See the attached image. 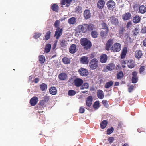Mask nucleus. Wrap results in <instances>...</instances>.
<instances>
[{"instance_id":"obj_1","label":"nucleus","mask_w":146,"mask_h":146,"mask_svg":"<svg viewBox=\"0 0 146 146\" xmlns=\"http://www.w3.org/2000/svg\"><path fill=\"white\" fill-rule=\"evenodd\" d=\"M81 44L84 46L86 50L89 49L92 46L91 42L86 38H82L80 40Z\"/></svg>"},{"instance_id":"obj_2","label":"nucleus","mask_w":146,"mask_h":146,"mask_svg":"<svg viewBox=\"0 0 146 146\" xmlns=\"http://www.w3.org/2000/svg\"><path fill=\"white\" fill-rule=\"evenodd\" d=\"M92 25L91 24H84L83 25H79L78 27L81 30L82 32L85 33L88 30L91 31L93 29Z\"/></svg>"},{"instance_id":"obj_3","label":"nucleus","mask_w":146,"mask_h":146,"mask_svg":"<svg viewBox=\"0 0 146 146\" xmlns=\"http://www.w3.org/2000/svg\"><path fill=\"white\" fill-rule=\"evenodd\" d=\"M98 62L96 58L92 59L89 63V66L92 70L96 69L98 66Z\"/></svg>"},{"instance_id":"obj_4","label":"nucleus","mask_w":146,"mask_h":146,"mask_svg":"<svg viewBox=\"0 0 146 146\" xmlns=\"http://www.w3.org/2000/svg\"><path fill=\"white\" fill-rule=\"evenodd\" d=\"M121 49V45L119 43H115L111 48V50L113 52H117Z\"/></svg>"},{"instance_id":"obj_5","label":"nucleus","mask_w":146,"mask_h":146,"mask_svg":"<svg viewBox=\"0 0 146 146\" xmlns=\"http://www.w3.org/2000/svg\"><path fill=\"white\" fill-rule=\"evenodd\" d=\"M115 65L113 63H110L108 64L104 67L103 71L107 72L108 71H111L115 69Z\"/></svg>"},{"instance_id":"obj_6","label":"nucleus","mask_w":146,"mask_h":146,"mask_svg":"<svg viewBox=\"0 0 146 146\" xmlns=\"http://www.w3.org/2000/svg\"><path fill=\"white\" fill-rule=\"evenodd\" d=\"M114 38H111L109 39L107 41L105 45V48L106 50L109 51L111 50V46L114 43Z\"/></svg>"},{"instance_id":"obj_7","label":"nucleus","mask_w":146,"mask_h":146,"mask_svg":"<svg viewBox=\"0 0 146 146\" xmlns=\"http://www.w3.org/2000/svg\"><path fill=\"white\" fill-rule=\"evenodd\" d=\"M106 5L109 10H113L115 8V3L113 0H111L108 1L106 3Z\"/></svg>"},{"instance_id":"obj_8","label":"nucleus","mask_w":146,"mask_h":146,"mask_svg":"<svg viewBox=\"0 0 146 146\" xmlns=\"http://www.w3.org/2000/svg\"><path fill=\"white\" fill-rule=\"evenodd\" d=\"M75 86L77 87L81 86L82 84L83 80L80 78H76L74 81Z\"/></svg>"},{"instance_id":"obj_9","label":"nucleus","mask_w":146,"mask_h":146,"mask_svg":"<svg viewBox=\"0 0 146 146\" xmlns=\"http://www.w3.org/2000/svg\"><path fill=\"white\" fill-rule=\"evenodd\" d=\"M110 20L112 24L117 26L119 24V21L118 19L115 17V16H112L110 18L109 20Z\"/></svg>"},{"instance_id":"obj_10","label":"nucleus","mask_w":146,"mask_h":146,"mask_svg":"<svg viewBox=\"0 0 146 146\" xmlns=\"http://www.w3.org/2000/svg\"><path fill=\"white\" fill-rule=\"evenodd\" d=\"M78 72L80 75L82 76H86L88 74V70L84 68H80Z\"/></svg>"},{"instance_id":"obj_11","label":"nucleus","mask_w":146,"mask_h":146,"mask_svg":"<svg viewBox=\"0 0 146 146\" xmlns=\"http://www.w3.org/2000/svg\"><path fill=\"white\" fill-rule=\"evenodd\" d=\"M43 99L41 100L39 102V104L41 106H43L44 105L45 103L47 102L49 99V96L46 95L44 96L43 98Z\"/></svg>"},{"instance_id":"obj_12","label":"nucleus","mask_w":146,"mask_h":146,"mask_svg":"<svg viewBox=\"0 0 146 146\" xmlns=\"http://www.w3.org/2000/svg\"><path fill=\"white\" fill-rule=\"evenodd\" d=\"M100 62L102 63H104L106 62L108 57L106 54H102L100 55Z\"/></svg>"},{"instance_id":"obj_13","label":"nucleus","mask_w":146,"mask_h":146,"mask_svg":"<svg viewBox=\"0 0 146 146\" xmlns=\"http://www.w3.org/2000/svg\"><path fill=\"white\" fill-rule=\"evenodd\" d=\"M80 63L84 64H88L89 62L88 57L85 56H82L80 58Z\"/></svg>"},{"instance_id":"obj_14","label":"nucleus","mask_w":146,"mask_h":146,"mask_svg":"<svg viewBox=\"0 0 146 146\" xmlns=\"http://www.w3.org/2000/svg\"><path fill=\"white\" fill-rule=\"evenodd\" d=\"M93 98L92 96H89L87 98L86 100V106L90 107L92 104Z\"/></svg>"},{"instance_id":"obj_15","label":"nucleus","mask_w":146,"mask_h":146,"mask_svg":"<svg viewBox=\"0 0 146 146\" xmlns=\"http://www.w3.org/2000/svg\"><path fill=\"white\" fill-rule=\"evenodd\" d=\"M63 29H57L55 32L54 36H56V39H58L62 34Z\"/></svg>"},{"instance_id":"obj_16","label":"nucleus","mask_w":146,"mask_h":146,"mask_svg":"<svg viewBox=\"0 0 146 146\" xmlns=\"http://www.w3.org/2000/svg\"><path fill=\"white\" fill-rule=\"evenodd\" d=\"M105 3L104 0H99L97 3V6L98 8L102 9L104 6Z\"/></svg>"},{"instance_id":"obj_17","label":"nucleus","mask_w":146,"mask_h":146,"mask_svg":"<svg viewBox=\"0 0 146 146\" xmlns=\"http://www.w3.org/2000/svg\"><path fill=\"white\" fill-rule=\"evenodd\" d=\"M131 14L129 12H127L122 15V19L123 20H127L131 19Z\"/></svg>"},{"instance_id":"obj_18","label":"nucleus","mask_w":146,"mask_h":146,"mask_svg":"<svg viewBox=\"0 0 146 146\" xmlns=\"http://www.w3.org/2000/svg\"><path fill=\"white\" fill-rule=\"evenodd\" d=\"M67 77V74L64 72L60 73L58 76L59 79L61 80H66Z\"/></svg>"},{"instance_id":"obj_19","label":"nucleus","mask_w":146,"mask_h":146,"mask_svg":"<svg viewBox=\"0 0 146 146\" xmlns=\"http://www.w3.org/2000/svg\"><path fill=\"white\" fill-rule=\"evenodd\" d=\"M38 101V98L37 97H32L30 100V103L32 106L35 105Z\"/></svg>"},{"instance_id":"obj_20","label":"nucleus","mask_w":146,"mask_h":146,"mask_svg":"<svg viewBox=\"0 0 146 146\" xmlns=\"http://www.w3.org/2000/svg\"><path fill=\"white\" fill-rule=\"evenodd\" d=\"M69 52L71 54H74L76 52V45L75 44H72L69 48Z\"/></svg>"},{"instance_id":"obj_21","label":"nucleus","mask_w":146,"mask_h":146,"mask_svg":"<svg viewBox=\"0 0 146 146\" xmlns=\"http://www.w3.org/2000/svg\"><path fill=\"white\" fill-rule=\"evenodd\" d=\"M91 13L90 11L88 9L85 10L84 13V16L86 19L90 18L91 17Z\"/></svg>"},{"instance_id":"obj_22","label":"nucleus","mask_w":146,"mask_h":146,"mask_svg":"<svg viewBox=\"0 0 146 146\" xmlns=\"http://www.w3.org/2000/svg\"><path fill=\"white\" fill-rule=\"evenodd\" d=\"M142 55V52L141 50H136L135 51V56L136 58L139 59L141 58Z\"/></svg>"},{"instance_id":"obj_23","label":"nucleus","mask_w":146,"mask_h":146,"mask_svg":"<svg viewBox=\"0 0 146 146\" xmlns=\"http://www.w3.org/2000/svg\"><path fill=\"white\" fill-rule=\"evenodd\" d=\"M97 96L99 98L101 99H103L104 97V94L103 91L100 89L97 90Z\"/></svg>"},{"instance_id":"obj_24","label":"nucleus","mask_w":146,"mask_h":146,"mask_svg":"<svg viewBox=\"0 0 146 146\" xmlns=\"http://www.w3.org/2000/svg\"><path fill=\"white\" fill-rule=\"evenodd\" d=\"M128 67L130 69L133 68L135 66V62L132 60H129L127 63Z\"/></svg>"},{"instance_id":"obj_25","label":"nucleus","mask_w":146,"mask_h":146,"mask_svg":"<svg viewBox=\"0 0 146 146\" xmlns=\"http://www.w3.org/2000/svg\"><path fill=\"white\" fill-rule=\"evenodd\" d=\"M50 93L52 95H55L57 92L56 88L54 86L50 87L49 89Z\"/></svg>"},{"instance_id":"obj_26","label":"nucleus","mask_w":146,"mask_h":146,"mask_svg":"<svg viewBox=\"0 0 146 146\" xmlns=\"http://www.w3.org/2000/svg\"><path fill=\"white\" fill-rule=\"evenodd\" d=\"M127 48L126 47H124L123 49L121 54V58L122 59L124 58L126 55L127 52Z\"/></svg>"},{"instance_id":"obj_27","label":"nucleus","mask_w":146,"mask_h":146,"mask_svg":"<svg viewBox=\"0 0 146 146\" xmlns=\"http://www.w3.org/2000/svg\"><path fill=\"white\" fill-rule=\"evenodd\" d=\"M139 11L141 14H144L146 12V7L142 5L140 6L139 8Z\"/></svg>"},{"instance_id":"obj_28","label":"nucleus","mask_w":146,"mask_h":146,"mask_svg":"<svg viewBox=\"0 0 146 146\" xmlns=\"http://www.w3.org/2000/svg\"><path fill=\"white\" fill-rule=\"evenodd\" d=\"M108 121L106 120H104L101 123L100 126L102 129H104L108 124Z\"/></svg>"},{"instance_id":"obj_29","label":"nucleus","mask_w":146,"mask_h":146,"mask_svg":"<svg viewBox=\"0 0 146 146\" xmlns=\"http://www.w3.org/2000/svg\"><path fill=\"white\" fill-rule=\"evenodd\" d=\"M62 61L63 63L65 64H69L70 63V59L67 57H64L62 59Z\"/></svg>"},{"instance_id":"obj_30","label":"nucleus","mask_w":146,"mask_h":146,"mask_svg":"<svg viewBox=\"0 0 146 146\" xmlns=\"http://www.w3.org/2000/svg\"><path fill=\"white\" fill-rule=\"evenodd\" d=\"M141 18L138 15H136L133 17V21L135 24L138 23L140 21Z\"/></svg>"},{"instance_id":"obj_31","label":"nucleus","mask_w":146,"mask_h":146,"mask_svg":"<svg viewBox=\"0 0 146 146\" xmlns=\"http://www.w3.org/2000/svg\"><path fill=\"white\" fill-rule=\"evenodd\" d=\"M93 107L95 110H96L100 107V102L99 101H96L94 103Z\"/></svg>"},{"instance_id":"obj_32","label":"nucleus","mask_w":146,"mask_h":146,"mask_svg":"<svg viewBox=\"0 0 146 146\" xmlns=\"http://www.w3.org/2000/svg\"><path fill=\"white\" fill-rule=\"evenodd\" d=\"M124 29L123 27H120L119 30L118 36L120 38H122L124 34Z\"/></svg>"},{"instance_id":"obj_33","label":"nucleus","mask_w":146,"mask_h":146,"mask_svg":"<svg viewBox=\"0 0 146 146\" xmlns=\"http://www.w3.org/2000/svg\"><path fill=\"white\" fill-rule=\"evenodd\" d=\"M51 9L54 11L57 12L59 9V7L56 4H53L51 6Z\"/></svg>"},{"instance_id":"obj_34","label":"nucleus","mask_w":146,"mask_h":146,"mask_svg":"<svg viewBox=\"0 0 146 146\" xmlns=\"http://www.w3.org/2000/svg\"><path fill=\"white\" fill-rule=\"evenodd\" d=\"M51 48V44H47L45 48V53H48L50 51Z\"/></svg>"},{"instance_id":"obj_35","label":"nucleus","mask_w":146,"mask_h":146,"mask_svg":"<svg viewBox=\"0 0 146 146\" xmlns=\"http://www.w3.org/2000/svg\"><path fill=\"white\" fill-rule=\"evenodd\" d=\"M76 18L72 17L69 19L68 21L70 24H74L76 22Z\"/></svg>"},{"instance_id":"obj_36","label":"nucleus","mask_w":146,"mask_h":146,"mask_svg":"<svg viewBox=\"0 0 146 146\" xmlns=\"http://www.w3.org/2000/svg\"><path fill=\"white\" fill-rule=\"evenodd\" d=\"M51 32L50 31H48L46 33L45 35L44 40H48L50 38L51 36Z\"/></svg>"},{"instance_id":"obj_37","label":"nucleus","mask_w":146,"mask_h":146,"mask_svg":"<svg viewBox=\"0 0 146 146\" xmlns=\"http://www.w3.org/2000/svg\"><path fill=\"white\" fill-rule=\"evenodd\" d=\"M40 88L42 91L46 90L47 88V85L45 83H43L40 85Z\"/></svg>"},{"instance_id":"obj_38","label":"nucleus","mask_w":146,"mask_h":146,"mask_svg":"<svg viewBox=\"0 0 146 146\" xmlns=\"http://www.w3.org/2000/svg\"><path fill=\"white\" fill-rule=\"evenodd\" d=\"M145 67L144 66H141L140 67L139 69V72L140 74H146V72H145Z\"/></svg>"},{"instance_id":"obj_39","label":"nucleus","mask_w":146,"mask_h":146,"mask_svg":"<svg viewBox=\"0 0 146 146\" xmlns=\"http://www.w3.org/2000/svg\"><path fill=\"white\" fill-rule=\"evenodd\" d=\"M89 87V85L88 83H84L82 85L80 88L81 90H83L84 89H88Z\"/></svg>"},{"instance_id":"obj_40","label":"nucleus","mask_w":146,"mask_h":146,"mask_svg":"<svg viewBox=\"0 0 146 146\" xmlns=\"http://www.w3.org/2000/svg\"><path fill=\"white\" fill-rule=\"evenodd\" d=\"M113 82L112 81L106 82L104 86V87L106 88H108L112 86L113 85Z\"/></svg>"},{"instance_id":"obj_41","label":"nucleus","mask_w":146,"mask_h":146,"mask_svg":"<svg viewBox=\"0 0 146 146\" xmlns=\"http://www.w3.org/2000/svg\"><path fill=\"white\" fill-rule=\"evenodd\" d=\"M123 74L122 71H121L118 73L117 74V78L118 79H121L123 77Z\"/></svg>"},{"instance_id":"obj_42","label":"nucleus","mask_w":146,"mask_h":146,"mask_svg":"<svg viewBox=\"0 0 146 146\" xmlns=\"http://www.w3.org/2000/svg\"><path fill=\"white\" fill-rule=\"evenodd\" d=\"M140 31L139 29L137 28H135L133 30L132 32L133 35L134 36H137L139 33Z\"/></svg>"},{"instance_id":"obj_43","label":"nucleus","mask_w":146,"mask_h":146,"mask_svg":"<svg viewBox=\"0 0 146 146\" xmlns=\"http://www.w3.org/2000/svg\"><path fill=\"white\" fill-rule=\"evenodd\" d=\"M39 61L41 63H43L45 61V58L43 55H40L39 57Z\"/></svg>"},{"instance_id":"obj_44","label":"nucleus","mask_w":146,"mask_h":146,"mask_svg":"<svg viewBox=\"0 0 146 146\" xmlns=\"http://www.w3.org/2000/svg\"><path fill=\"white\" fill-rule=\"evenodd\" d=\"M97 32L95 31H93L91 33L92 36L94 38H96L97 37Z\"/></svg>"},{"instance_id":"obj_45","label":"nucleus","mask_w":146,"mask_h":146,"mask_svg":"<svg viewBox=\"0 0 146 146\" xmlns=\"http://www.w3.org/2000/svg\"><path fill=\"white\" fill-rule=\"evenodd\" d=\"M60 23V21L59 20H56L54 23V26L57 29H60L59 26Z\"/></svg>"},{"instance_id":"obj_46","label":"nucleus","mask_w":146,"mask_h":146,"mask_svg":"<svg viewBox=\"0 0 146 146\" xmlns=\"http://www.w3.org/2000/svg\"><path fill=\"white\" fill-rule=\"evenodd\" d=\"M114 130V128L112 127L108 129L106 132L107 134L109 135L111 134L113 132Z\"/></svg>"},{"instance_id":"obj_47","label":"nucleus","mask_w":146,"mask_h":146,"mask_svg":"<svg viewBox=\"0 0 146 146\" xmlns=\"http://www.w3.org/2000/svg\"><path fill=\"white\" fill-rule=\"evenodd\" d=\"M60 3L62 5H65L66 3L69 4L71 3V2H69L68 0H61Z\"/></svg>"},{"instance_id":"obj_48","label":"nucleus","mask_w":146,"mask_h":146,"mask_svg":"<svg viewBox=\"0 0 146 146\" xmlns=\"http://www.w3.org/2000/svg\"><path fill=\"white\" fill-rule=\"evenodd\" d=\"M109 31H102L100 33V35L102 37H104L105 36H106L108 32Z\"/></svg>"},{"instance_id":"obj_49","label":"nucleus","mask_w":146,"mask_h":146,"mask_svg":"<svg viewBox=\"0 0 146 146\" xmlns=\"http://www.w3.org/2000/svg\"><path fill=\"white\" fill-rule=\"evenodd\" d=\"M76 92L73 90H69L68 92V94L69 96H74L76 94Z\"/></svg>"},{"instance_id":"obj_50","label":"nucleus","mask_w":146,"mask_h":146,"mask_svg":"<svg viewBox=\"0 0 146 146\" xmlns=\"http://www.w3.org/2000/svg\"><path fill=\"white\" fill-rule=\"evenodd\" d=\"M41 34L40 33H35L33 36L34 38L37 39L41 36Z\"/></svg>"},{"instance_id":"obj_51","label":"nucleus","mask_w":146,"mask_h":146,"mask_svg":"<svg viewBox=\"0 0 146 146\" xmlns=\"http://www.w3.org/2000/svg\"><path fill=\"white\" fill-rule=\"evenodd\" d=\"M102 103L106 107H107L109 106L108 102L106 100H103L102 101Z\"/></svg>"},{"instance_id":"obj_52","label":"nucleus","mask_w":146,"mask_h":146,"mask_svg":"<svg viewBox=\"0 0 146 146\" xmlns=\"http://www.w3.org/2000/svg\"><path fill=\"white\" fill-rule=\"evenodd\" d=\"M45 120V118L44 115H42L41 117H39V121L42 123H44V122Z\"/></svg>"},{"instance_id":"obj_53","label":"nucleus","mask_w":146,"mask_h":146,"mask_svg":"<svg viewBox=\"0 0 146 146\" xmlns=\"http://www.w3.org/2000/svg\"><path fill=\"white\" fill-rule=\"evenodd\" d=\"M102 29H106V31H109V29L108 27L107 24L105 23H103L102 24Z\"/></svg>"},{"instance_id":"obj_54","label":"nucleus","mask_w":146,"mask_h":146,"mask_svg":"<svg viewBox=\"0 0 146 146\" xmlns=\"http://www.w3.org/2000/svg\"><path fill=\"white\" fill-rule=\"evenodd\" d=\"M138 77H132L131 80L133 83H136L138 81Z\"/></svg>"},{"instance_id":"obj_55","label":"nucleus","mask_w":146,"mask_h":146,"mask_svg":"<svg viewBox=\"0 0 146 146\" xmlns=\"http://www.w3.org/2000/svg\"><path fill=\"white\" fill-rule=\"evenodd\" d=\"M60 45L61 47H64L66 45V41L64 40H62L60 41Z\"/></svg>"},{"instance_id":"obj_56","label":"nucleus","mask_w":146,"mask_h":146,"mask_svg":"<svg viewBox=\"0 0 146 146\" xmlns=\"http://www.w3.org/2000/svg\"><path fill=\"white\" fill-rule=\"evenodd\" d=\"M79 112L81 113H83L85 111V109L84 108L82 107H80L79 109Z\"/></svg>"},{"instance_id":"obj_57","label":"nucleus","mask_w":146,"mask_h":146,"mask_svg":"<svg viewBox=\"0 0 146 146\" xmlns=\"http://www.w3.org/2000/svg\"><path fill=\"white\" fill-rule=\"evenodd\" d=\"M114 140V138L113 137H109L108 139V141L110 143H112L113 142Z\"/></svg>"},{"instance_id":"obj_58","label":"nucleus","mask_w":146,"mask_h":146,"mask_svg":"<svg viewBox=\"0 0 146 146\" xmlns=\"http://www.w3.org/2000/svg\"><path fill=\"white\" fill-rule=\"evenodd\" d=\"M129 33H126L125 34V37H126L127 40H128L131 41V38L130 37H129Z\"/></svg>"},{"instance_id":"obj_59","label":"nucleus","mask_w":146,"mask_h":146,"mask_svg":"<svg viewBox=\"0 0 146 146\" xmlns=\"http://www.w3.org/2000/svg\"><path fill=\"white\" fill-rule=\"evenodd\" d=\"M141 32L143 34L146 33V27H144L142 28Z\"/></svg>"},{"instance_id":"obj_60","label":"nucleus","mask_w":146,"mask_h":146,"mask_svg":"<svg viewBox=\"0 0 146 146\" xmlns=\"http://www.w3.org/2000/svg\"><path fill=\"white\" fill-rule=\"evenodd\" d=\"M134 88V86L133 85L131 86L128 88V91L131 92L133 90Z\"/></svg>"},{"instance_id":"obj_61","label":"nucleus","mask_w":146,"mask_h":146,"mask_svg":"<svg viewBox=\"0 0 146 146\" xmlns=\"http://www.w3.org/2000/svg\"><path fill=\"white\" fill-rule=\"evenodd\" d=\"M132 25V23L131 21L128 22L126 25V27L127 28L130 27Z\"/></svg>"},{"instance_id":"obj_62","label":"nucleus","mask_w":146,"mask_h":146,"mask_svg":"<svg viewBox=\"0 0 146 146\" xmlns=\"http://www.w3.org/2000/svg\"><path fill=\"white\" fill-rule=\"evenodd\" d=\"M132 77H137V73L136 72H134L132 73Z\"/></svg>"},{"instance_id":"obj_63","label":"nucleus","mask_w":146,"mask_h":146,"mask_svg":"<svg viewBox=\"0 0 146 146\" xmlns=\"http://www.w3.org/2000/svg\"><path fill=\"white\" fill-rule=\"evenodd\" d=\"M96 56L95 54L94 53L91 54L90 56V58H92Z\"/></svg>"},{"instance_id":"obj_64","label":"nucleus","mask_w":146,"mask_h":146,"mask_svg":"<svg viewBox=\"0 0 146 146\" xmlns=\"http://www.w3.org/2000/svg\"><path fill=\"white\" fill-rule=\"evenodd\" d=\"M143 45L146 47V38L143 40Z\"/></svg>"}]
</instances>
